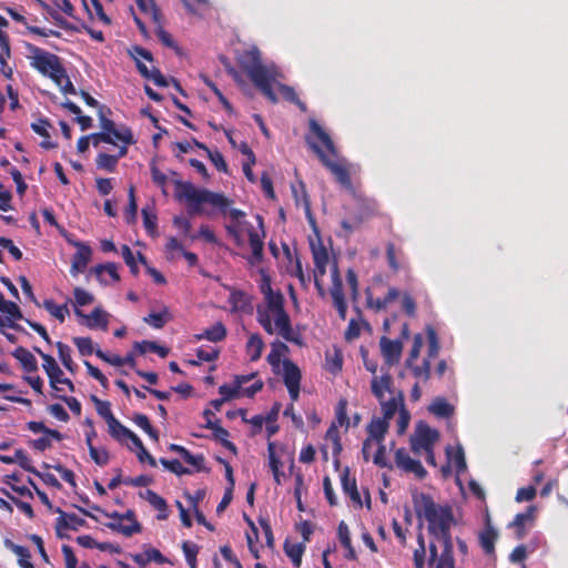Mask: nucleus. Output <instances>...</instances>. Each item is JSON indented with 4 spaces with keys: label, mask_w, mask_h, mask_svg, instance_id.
<instances>
[{
    "label": "nucleus",
    "mask_w": 568,
    "mask_h": 568,
    "mask_svg": "<svg viewBox=\"0 0 568 568\" xmlns=\"http://www.w3.org/2000/svg\"><path fill=\"white\" fill-rule=\"evenodd\" d=\"M310 133L305 141L308 148L317 155L321 163L334 175L336 182L344 189L351 190L352 179L349 170L344 161H333L337 155L336 146L329 134L314 119L310 120Z\"/></svg>",
    "instance_id": "1"
},
{
    "label": "nucleus",
    "mask_w": 568,
    "mask_h": 568,
    "mask_svg": "<svg viewBox=\"0 0 568 568\" xmlns=\"http://www.w3.org/2000/svg\"><path fill=\"white\" fill-rule=\"evenodd\" d=\"M415 514L418 518L424 517L428 523V532L437 539L450 534L454 524V514L450 506H440L434 501L430 495L416 493L413 495Z\"/></svg>",
    "instance_id": "2"
},
{
    "label": "nucleus",
    "mask_w": 568,
    "mask_h": 568,
    "mask_svg": "<svg viewBox=\"0 0 568 568\" xmlns=\"http://www.w3.org/2000/svg\"><path fill=\"white\" fill-rule=\"evenodd\" d=\"M240 68L247 74L253 84L272 102H277L272 81L274 74L270 68L262 63L261 52L256 47L243 51L239 58Z\"/></svg>",
    "instance_id": "3"
},
{
    "label": "nucleus",
    "mask_w": 568,
    "mask_h": 568,
    "mask_svg": "<svg viewBox=\"0 0 568 568\" xmlns=\"http://www.w3.org/2000/svg\"><path fill=\"white\" fill-rule=\"evenodd\" d=\"M256 318L267 334L273 335L276 329L285 341L298 346L304 345L302 335L292 327L284 302L273 303L270 307H257Z\"/></svg>",
    "instance_id": "4"
},
{
    "label": "nucleus",
    "mask_w": 568,
    "mask_h": 568,
    "mask_svg": "<svg viewBox=\"0 0 568 568\" xmlns=\"http://www.w3.org/2000/svg\"><path fill=\"white\" fill-rule=\"evenodd\" d=\"M174 184L175 197L185 200L196 207L203 203H210L219 207H225L229 204V200L224 195L207 190H199L191 182L175 181Z\"/></svg>",
    "instance_id": "5"
},
{
    "label": "nucleus",
    "mask_w": 568,
    "mask_h": 568,
    "mask_svg": "<svg viewBox=\"0 0 568 568\" xmlns=\"http://www.w3.org/2000/svg\"><path fill=\"white\" fill-rule=\"evenodd\" d=\"M26 48L32 53L31 65L41 74L49 77L50 74L55 75V73L61 72L63 65L58 55L47 52L31 43H27Z\"/></svg>",
    "instance_id": "6"
},
{
    "label": "nucleus",
    "mask_w": 568,
    "mask_h": 568,
    "mask_svg": "<svg viewBox=\"0 0 568 568\" xmlns=\"http://www.w3.org/2000/svg\"><path fill=\"white\" fill-rule=\"evenodd\" d=\"M392 384L393 378L388 373L381 377L374 376L371 384L372 393L379 400L385 419L393 418L398 408V404L395 398H390L388 400L384 399V392H390Z\"/></svg>",
    "instance_id": "7"
},
{
    "label": "nucleus",
    "mask_w": 568,
    "mask_h": 568,
    "mask_svg": "<svg viewBox=\"0 0 568 568\" xmlns=\"http://www.w3.org/2000/svg\"><path fill=\"white\" fill-rule=\"evenodd\" d=\"M377 213L378 210L375 202H362L358 212L352 215L349 219L342 220L341 226L347 234H351L357 230L365 221L375 216Z\"/></svg>",
    "instance_id": "8"
},
{
    "label": "nucleus",
    "mask_w": 568,
    "mask_h": 568,
    "mask_svg": "<svg viewBox=\"0 0 568 568\" xmlns=\"http://www.w3.org/2000/svg\"><path fill=\"white\" fill-rule=\"evenodd\" d=\"M0 312L7 315V320L0 316V326H9L18 332L26 329L16 323V321L24 320L20 307L12 301H7L3 294H0Z\"/></svg>",
    "instance_id": "9"
},
{
    "label": "nucleus",
    "mask_w": 568,
    "mask_h": 568,
    "mask_svg": "<svg viewBox=\"0 0 568 568\" xmlns=\"http://www.w3.org/2000/svg\"><path fill=\"white\" fill-rule=\"evenodd\" d=\"M55 513L59 514L55 519V532L59 538L68 537L63 534V530H78L87 525V521L75 514L65 513L61 508H57Z\"/></svg>",
    "instance_id": "10"
},
{
    "label": "nucleus",
    "mask_w": 568,
    "mask_h": 568,
    "mask_svg": "<svg viewBox=\"0 0 568 568\" xmlns=\"http://www.w3.org/2000/svg\"><path fill=\"white\" fill-rule=\"evenodd\" d=\"M72 245L77 247V252L73 254L71 260L70 273L71 275L77 276L85 271L92 257V250L83 242H74Z\"/></svg>",
    "instance_id": "11"
},
{
    "label": "nucleus",
    "mask_w": 568,
    "mask_h": 568,
    "mask_svg": "<svg viewBox=\"0 0 568 568\" xmlns=\"http://www.w3.org/2000/svg\"><path fill=\"white\" fill-rule=\"evenodd\" d=\"M395 463L398 468L406 473H413L417 478L423 479L427 471L423 467L422 463L417 459H413L405 448H398L395 452Z\"/></svg>",
    "instance_id": "12"
},
{
    "label": "nucleus",
    "mask_w": 568,
    "mask_h": 568,
    "mask_svg": "<svg viewBox=\"0 0 568 568\" xmlns=\"http://www.w3.org/2000/svg\"><path fill=\"white\" fill-rule=\"evenodd\" d=\"M129 520L130 525H123L121 523H106L105 526L112 531L124 535L125 537H131L134 534H140L142 531L141 524L136 520L135 513L132 509H128L122 514V521Z\"/></svg>",
    "instance_id": "13"
},
{
    "label": "nucleus",
    "mask_w": 568,
    "mask_h": 568,
    "mask_svg": "<svg viewBox=\"0 0 568 568\" xmlns=\"http://www.w3.org/2000/svg\"><path fill=\"white\" fill-rule=\"evenodd\" d=\"M381 351L385 362L390 366L397 363L402 355L403 345L398 339H389L386 336H382L381 341Z\"/></svg>",
    "instance_id": "14"
},
{
    "label": "nucleus",
    "mask_w": 568,
    "mask_h": 568,
    "mask_svg": "<svg viewBox=\"0 0 568 568\" xmlns=\"http://www.w3.org/2000/svg\"><path fill=\"white\" fill-rule=\"evenodd\" d=\"M204 427L213 432L212 437L214 440L219 442L224 448L230 450L232 454H237L236 446L231 440H229V430L220 425V419H209V422L205 423Z\"/></svg>",
    "instance_id": "15"
},
{
    "label": "nucleus",
    "mask_w": 568,
    "mask_h": 568,
    "mask_svg": "<svg viewBox=\"0 0 568 568\" xmlns=\"http://www.w3.org/2000/svg\"><path fill=\"white\" fill-rule=\"evenodd\" d=\"M439 434L436 429L430 428L428 425H419L417 427V437L413 443L414 449L422 448L424 450H429L433 448L435 442L438 439Z\"/></svg>",
    "instance_id": "16"
},
{
    "label": "nucleus",
    "mask_w": 568,
    "mask_h": 568,
    "mask_svg": "<svg viewBox=\"0 0 568 568\" xmlns=\"http://www.w3.org/2000/svg\"><path fill=\"white\" fill-rule=\"evenodd\" d=\"M75 315L79 317H83L87 320V326L91 329L101 328L103 331L108 329L109 325V314L100 307H95L89 315H84L81 310L78 307L74 311Z\"/></svg>",
    "instance_id": "17"
},
{
    "label": "nucleus",
    "mask_w": 568,
    "mask_h": 568,
    "mask_svg": "<svg viewBox=\"0 0 568 568\" xmlns=\"http://www.w3.org/2000/svg\"><path fill=\"white\" fill-rule=\"evenodd\" d=\"M42 367L48 375L50 386L57 392H62L63 388L59 386V381H61L63 372L57 361L51 355H43Z\"/></svg>",
    "instance_id": "18"
},
{
    "label": "nucleus",
    "mask_w": 568,
    "mask_h": 568,
    "mask_svg": "<svg viewBox=\"0 0 568 568\" xmlns=\"http://www.w3.org/2000/svg\"><path fill=\"white\" fill-rule=\"evenodd\" d=\"M6 12L17 22L19 23H22L23 26H26L27 30L32 33V34H36V36H40V37H57V38H60L61 37V33L57 30H53V29H45V28H40V27H36V26H30L26 19L24 16L20 14L17 10H14L13 8H6L4 9Z\"/></svg>",
    "instance_id": "19"
},
{
    "label": "nucleus",
    "mask_w": 568,
    "mask_h": 568,
    "mask_svg": "<svg viewBox=\"0 0 568 568\" xmlns=\"http://www.w3.org/2000/svg\"><path fill=\"white\" fill-rule=\"evenodd\" d=\"M341 484L343 491L349 496L352 501L359 507H362V498L359 491L357 489V484L355 477H351V471L348 467H345L341 474Z\"/></svg>",
    "instance_id": "20"
},
{
    "label": "nucleus",
    "mask_w": 568,
    "mask_h": 568,
    "mask_svg": "<svg viewBox=\"0 0 568 568\" xmlns=\"http://www.w3.org/2000/svg\"><path fill=\"white\" fill-rule=\"evenodd\" d=\"M260 291L264 295L266 307L273 305V303L284 302V296L280 291H273L271 285V277L262 270L261 271V281H260Z\"/></svg>",
    "instance_id": "21"
},
{
    "label": "nucleus",
    "mask_w": 568,
    "mask_h": 568,
    "mask_svg": "<svg viewBox=\"0 0 568 568\" xmlns=\"http://www.w3.org/2000/svg\"><path fill=\"white\" fill-rule=\"evenodd\" d=\"M227 331L225 325L222 322H216L211 327L205 328L202 333L195 334L194 338L196 341L206 339L213 343H217L225 339Z\"/></svg>",
    "instance_id": "22"
},
{
    "label": "nucleus",
    "mask_w": 568,
    "mask_h": 568,
    "mask_svg": "<svg viewBox=\"0 0 568 568\" xmlns=\"http://www.w3.org/2000/svg\"><path fill=\"white\" fill-rule=\"evenodd\" d=\"M12 356L20 362L22 368L27 373H34L38 371V362L34 355L23 346L17 347L12 352Z\"/></svg>",
    "instance_id": "23"
},
{
    "label": "nucleus",
    "mask_w": 568,
    "mask_h": 568,
    "mask_svg": "<svg viewBox=\"0 0 568 568\" xmlns=\"http://www.w3.org/2000/svg\"><path fill=\"white\" fill-rule=\"evenodd\" d=\"M498 538V532L490 525L489 519H487V524L485 529L479 534V542L487 555H491L495 552V542Z\"/></svg>",
    "instance_id": "24"
},
{
    "label": "nucleus",
    "mask_w": 568,
    "mask_h": 568,
    "mask_svg": "<svg viewBox=\"0 0 568 568\" xmlns=\"http://www.w3.org/2000/svg\"><path fill=\"white\" fill-rule=\"evenodd\" d=\"M388 419L383 418H374L367 425L368 437L372 440L377 443H383L385 435L388 430Z\"/></svg>",
    "instance_id": "25"
},
{
    "label": "nucleus",
    "mask_w": 568,
    "mask_h": 568,
    "mask_svg": "<svg viewBox=\"0 0 568 568\" xmlns=\"http://www.w3.org/2000/svg\"><path fill=\"white\" fill-rule=\"evenodd\" d=\"M283 381L286 388H291V386H301L302 374L298 366L291 359H285L283 362Z\"/></svg>",
    "instance_id": "26"
},
{
    "label": "nucleus",
    "mask_w": 568,
    "mask_h": 568,
    "mask_svg": "<svg viewBox=\"0 0 568 568\" xmlns=\"http://www.w3.org/2000/svg\"><path fill=\"white\" fill-rule=\"evenodd\" d=\"M332 278H333V283H332L329 293H331V296H332V300H333L334 307L335 308H339V307L345 306L347 304H346V301H345V297H344L343 283H342V280L339 277V273H338L337 267L334 268V271L332 273Z\"/></svg>",
    "instance_id": "27"
},
{
    "label": "nucleus",
    "mask_w": 568,
    "mask_h": 568,
    "mask_svg": "<svg viewBox=\"0 0 568 568\" xmlns=\"http://www.w3.org/2000/svg\"><path fill=\"white\" fill-rule=\"evenodd\" d=\"M145 499L149 504L154 507L159 513L156 515L158 520H166L169 517L166 500L155 491L148 489L145 491Z\"/></svg>",
    "instance_id": "28"
},
{
    "label": "nucleus",
    "mask_w": 568,
    "mask_h": 568,
    "mask_svg": "<svg viewBox=\"0 0 568 568\" xmlns=\"http://www.w3.org/2000/svg\"><path fill=\"white\" fill-rule=\"evenodd\" d=\"M4 545L18 556V564L21 568H34V565L30 560L31 554L27 547L17 545L10 539H6Z\"/></svg>",
    "instance_id": "29"
},
{
    "label": "nucleus",
    "mask_w": 568,
    "mask_h": 568,
    "mask_svg": "<svg viewBox=\"0 0 568 568\" xmlns=\"http://www.w3.org/2000/svg\"><path fill=\"white\" fill-rule=\"evenodd\" d=\"M535 507L530 506L524 513H519L515 516L510 526L515 528L517 539H523L526 536L525 524L534 518Z\"/></svg>",
    "instance_id": "30"
},
{
    "label": "nucleus",
    "mask_w": 568,
    "mask_h": 568,
    "mask_svg": "<svg viewBox=\"0 0 568 568\" xmlns=\"http://www.w3.org/2000/svg\"><path fill=\"white\" fill-rule=\"evenodd\" d=\"M264 349V342L260 334L255 333L248 337L246 343V354L252 362H256L261 358Z\"/></svg>",
    "instance_id": "31"
},
{
    "label": "nucleus",
    "mask_w": 568,
    "mask_h": 568,
    "mask_svg": "<svg viewBox=\"0 0 568 568\" xmlns=\"http://www.w3.org/2000/svg\"><path fill=\"white\" fill-rule=\"evenodd\" d=\"M429 412L440 418H449L454 414V406L444 397H437L429 405Z\"/></svg>",
    "instance_id": "32"
},
{
    "label": "nucleus",
    "mask_w": 568,
    "mask_h": 568,
    "mask_svg": "<svg viewBox=\"0 0 568 568\" xmlns=\"http://www.w3.org/2000/svg\"><path fill=\"white\" fill-rule=\"evenodd\" d=\"M248 243H250V247L252 251L251 263L252 264L260 263L263 258L264 243H263L261 236L258 235V233L255 232L254 230H251L248 232Z\"/></svg>",
    "instance_id": "33"
},
{
    "label": "nucleus",
    "mask_w": 568,
    "mask_h": 568,
    "mask_svg": "<svg viewBox=\"0 0 568 568\" xmlns=\"http://www.w3.org/2000/svg\"><path fill=\"white\" fill-rule=\"evenodd\" d=\"M136 69L143 78L152 80L158 87L168 85L166 79L159 69H153L150 71L148 67L141 61H138Z\"/></svg>",
    "instance_id": "34"
},
{
    "label": "nucleus",
    "mask_w": 568,
    "mask_h": 568,
    "mask_svg": "<svg viewBox=\"0 0 568 568\" xmlns=\"http://www.w3.org/2000/svg\"><path fill=\"white\" fill-rule=\"evenodd\" d=\"M136 69L143 78L152 80L158 87L168 85L166 79L159 69H153L150 71L148 67L141 61H138Z\"/></svg>",
    "instance_id": "35"
},
{
    "label": "nucleus",
    "mask_w": 568,
    "mask_h": 568,
    "mask_svg": "<svg viewBox=\"0 0 568 568\" xmlns=\"http://www.w3.org/2000/svg\"><path fill=\"white\" fill-rule=\"evenodd\" d=\"M288 352V347L285 343L275 341L271 344V352L266 359L272 367H278L281 358Z\"/></svg>",
    "instance_id": "36"
},
{
    "label": "nucleus",
    "mask_w": 568,
    "mask_h": 568,
    "mask_svg": "<svg viewBox=\"0 0 568 568\" xmlns=\"http://www.w3.org/2000/svg\"><path fill=\"white\" fill-rule=\"evenodd\" d=\"M304 550L305 546L303 544H292L288 540L284 542V552L296 568L301 567Z\"/></svg>",
    "instance_id": "37"
},
{
    "label": "nucleus",
    "mask_w": 568,
    "mask_h": 568,
    "mask_svg": "<svg viewBox=\"0 0 568 568\" xmlns=\"http://www.w3.org/2000/svg\"><path fill=\"white\" fill-rule=\"evenodd\" d=\"M44 310L54 318H57L60 323H63L65 316L69 315L68 303L62 305H58L53 300H44L43 301Z\"/></svg>",
    "instance_id": "38"
},
{
    "label": "nucleus",
    "mask_w": 568,
    "mask_h": 568,
    "mask_svg": "<svg viewBox=\"0 0 568 568\" xmlns=\"http://www.w3.org/2000/svg\"><path fill=\"white\" fill-rule=\"evenodd\" d=\"M92 272L95 274L98 281L103 285L108 284L102 276L104 272H106L114 282L120 281L118 267L114 263L98 264L92 268Z\"/></svg>",
    "instance_id": "39"
},
{
    "label": "nucleus",
    "mask_w": 568,
    "mask_h": 568,
    "mask_svg": "<svg viewBox=\"0 0 568 568\" xmlns=\"http://www.w3.org/2000/svg\"><path fill=\"white\" fill-rule=\"evenodd\" d=\"M132 420L138 427L143 429L151 439H153L154 442L159 440V432L151 425L150 419L146 415L135 413L132 416Z\"/></svg>",
    "instance_id": "40"
},
{
    "label": "nucleus",
    "mask_w": 568,
    "mask_h": 568,
    "mask_svg": "<svg viewBox=\"0 0 568 568\" xmlns=\"http://www.w3.org/2000/svg\"><path fill=\"white\" fill-rule=\"evenodd\" d=\"M446 454L449 463H454L457 474H462L466 470V459L464 449L458 446L455 450L452 447L446 449Z\"/></svg>",
    "instance_id": "41"
},
{
    "label": "nucleus",
    "mask_w": 568,
    "mask_h": 568,
    "mask_svg": "<svg viewBox=\"0 0 568 568\" xmlns=\"http://www.w3.org/2000/svg\"><path fill=\"white\" fill-rule=\"evenodd\" d=\"M347 405L348 402L346 398H339L335 407L334 423L339 427H345V429H347L351 426V419L347 416Z\"/></svg>",
    "instance_id": "42"
},
{
    "label": "nucleus",
    "mask_w": 568,
    "mask_h": 568,
    "mask_svg": "<svg viewBox=\"0 0 568 568\" xmlns=\"http://www.w3.org/2000/svg\"><path fill=\"white\" fill-rule=\"evenodd\" d=\"M443 541L444 549L440 554V556H437V560L439 562L445 564L448 566V568H454V557H453V541H452V535L443 536L438 538Z\"/></svg>",
    "instance_id": "43"
},
{
    "label": "nucleus",
    "mask_w": 568,
    "mask_h": 568,
    "mask_svg": "<svg viewBox=\"0 0 568 568\" xmlns=\"http://www.w3.org/2000/svg\"><path fill=\"white\" fill-rule=\"evenodd\" d=\"M143 225L148 234L155 236L158 234V216L151 207L145 206L141 211Z\"/></svg>",
    "instance_id": "44"
},
{
    "label": "nucleus",
    "mask_w": 568,
    "mask_h": 568,
    "mask_svg": "<svg viewBox=\"0 0 568 568\" xmlns=\"http://www.w3.org/2000/svg\"><path fill=\"white\" fill-rule=\"evenodd\" d=\"M312 251L315 267L321 275H324L328 263V253L323 245H320L318 247L312 245Z\"/></svg>",
    "instance_id": "45"
},
{
    "label": "nucleus",
    "mask_w": 568,
    "mask_h": 568,
    "mask_svg": "<svg viewBox=\"0 0 568 568\" xmlns=\"http://www.w3.org/2000/svg\"><path fill=\"white\" fill-rule=\"evenodd\" d=\"M108 427L110 436L118 442H123L131 434V429L121 424L116 418L108 423Z\"/></svg>",
    "instance_id": "46"
},
{
    "label": "nucleus",
    "mask_w": 568,
    "mask_h": 568,
    "mask_svg": "<svg viewBox=\"0 0 568 568\" xmlns=\"http://www.w3.org/2000/svg\"><path fill=\"white\" fill-rule=\"evenodd\" d=\"M143 321L151 325L152 327L160 329L162 328L169 321H171V315L166 308L162 312L150 313L148 316L143 318Z\"/></svg>",
    "instance_id": "47"
},
{
    "label": "nucleus",
    "mask_w": 568,
    "mask_h": 568,
    "mask_svg": "<svg viewBox=\"0 0 568 568\" xmlns=\"http://www.w3.org/2000/svg\"><path fill=\"white\" fill-rule=\"evenodd\" d=\"M55 346H57L58 355H59L61 363L68 371L73 373L77 365L72 361L70 346L62 342H57Z\"/></svg>",
    "instance_id": "48"
},
{
    "label": "nucleus",
    "mask_w": 568,
    "mask_h": 568,
    "mask_svg": "<svg viewBox=\"0 0 568 568\" xmlns=\"http://www.w3.org/2000/svg\"><path fill=\"white\" fill-rule=\"evenodd\" d=\"M27 427L32 433H43L44 435L50 436L58 442L62 440L63 438L59 430L47 427L42 422L31 420L27 424Z\"/></svg>",
    "instance_id": "49"
},
{
    "label": "nucleus",
    "mask_w": 568,
    "mask_h": 568,
    "mask_svg": "<svg viewBox=\"0 0 568 568\" xmlns=\"http://www.w3.org/2000/svg\"><path fill=\"white\" fill-rule=\"evenodd\" d=\"M119 162V156L108 153H99L95 160L97 166L100 170L114 172Z\"/></svg>",
    "instance_id": "50"
},
{
    "label": "nucleus",
    "mask_w": 568,
    "mask_h": 568,
    "mask_svg": "<svg viewBox=\"0 0 568 568\" xmlns=\"http://www.w3.org/2000/svg\"><path fill=\"white\" fill-rule=\"evenodd\" d=\"M280 404H275L268 414L264 417V423H266V432L268 439L278 432V425H276V420L278 417Z\"/></svg>",
    "instance_id": "51"
},
{
    "label": "nucleus",
    "mask_w": 568,
    "mask_h": 568,
    "mask_svg": "<svg viewBox=\"0 0 568 568\" xmlns=\"http://www.w3.org/2000/svg\"><path fill=\"white\" fill-rule=\"evenodd\" d=\"M138 203L135 199V189L133 185L129 187V203L124 213L126 223L132 224L136 221Z\"/></svg>",
    "instance_id": "52"
},
{
    "label": "nucleus",
    "mask_w": 568,
    "mask_h": 568,
    "mask_svg": "<svg viewBox=\"0 0 568 568\" xmlns=\"http://www.w3.org/2000/svg\"><path fill=\"white\" fill-rule=\"evenodd\" d=\"M233 311H244L250 305L246 294L239 290H233L229 300Z\"/></svg>",
    "instance_id": "53"
},
{
    "label": "nucleus",
    "mask_w": 568,
    "mask_h": 568,
    "mask_svg": "<svg viewBox=\"0 0 568 568\" xmlns=\"http://www.w3.org/2000/svg\"><path fill=\"white\" fill-rule=\"evenodd\" d=\"M182 550L185 556V560L190 568H197L196 556L199 554V546L191 541H183Z\"/></svg>",
    "instance_id": "54"
},
{
    "label": "nucleus",
    "mask_w": 568,
    "mask_h": 568,
    "mask_svg": "<svg viewBox=\"0 0 568 568\" xmlns=\"http://www.w3.org/2000/svg\"><path fill=\"white\" fill-rule=\"evenodd\" d=\"M426 332H427V339H428V349H427V358L426 359L430 361L432 358H435L439 353V342H438L436 331L432 326H428Z\"/></svg>",
    "instance_id": "55"
},
{
    "label": "nucleus",
    "mask_w": 568,
    "mask_h": 568,
    "mask_svg": "<svg viewBox=\"0 0 568 568\" xmlns=\"http://www.w3.org/2000/svg\"><path fill=\"white\" fill-rule=\"evenodd\" d=\"M160 464L168 470H170L171 473L178 475V476H182V475H189L191 474V470L186 467H183V465L180 463L179 459H165V458H160Z\"/></svg>",
    "instance_id": "56"
},
{
    "label": "nucleus",
    "mask_w": 568,
    "mask_h": 568,
    "mask_svg": "<svg viewBox=\"0 0 568 568\" xmlns=\"http://www.w3.org/2000/svg\"><path fill=\"white\" fill-rule=\"evenodd\" d=\"M201 78L203 82L212 90V92L215 94L219 101L222 103L223 108L231 113L233 111V108L230 101L222 93V91L216 87V84L206 75H201Z\"/></svg>",
    "instance_id": "57"
},
{
    "label": "nucleus",
    "mask_w": 568,
    "mask_h": 568,
    "mask_svg": "<svg viewBox=\"0 0 568 568\" xmlns=\"http://www.w3.org/2000/svg\"><path fill=\"white\" fill-rule=\"evenodd\" d=\"M73 343L82 356L95 354L93 342L90 337H73Z\"/></svg>",
    "instance_id": "58"
},
{
    "label": "nucleus",
    "mask_w": 568,
    "mask_h": 568,
    "mask_svg": "<svg viewBox=\"0 0 568 568\" xmlns=\"http://www.w3.org/2000/svg\"><path fill=\"white\" fill-rule=\"evenodd\" d=\"M121 255L125 262V264L129 266L130 268V272L133 274V275H138L139 273V266H138V263L135 261V257H134V254L132 252V250L130 248L129 245L126 244H123L121 246Z\"/></svg>",
    "instance_id": "59"
},
{
    "label": "nucleus",
    "mask_w": 568,
    "mask_h": 568,
    "mask_svg": "<svg viewBox=\"0 0 568 568\" xmlns=\"http://www.w3.org/2000/svg\"><path fill=\"white\" fill-rule=\"evenodd\" d=\"M423 336L420 334H416L413 339V345L409 352V355L405 362L406 367H412V363H414L420 353V348L423 347Z\"/></svg>",
    "instance_id": "60"
},
{
    "label": "nucleus",
    "mask_w": 568,
    "mask_h": 568,
    "mask_svg": "<svg viewBox=\"0 0 568 568\" xmlns=\"http://www.w3.org/2000/svg\"><path fill=\"white\" fill-rule=\"evenodd\" d=\"M409 368L412 369V373L416 378H420L424 382L428 381L430 377L429 359H424L422 365H414V363H412V367Z\"/></svg>",
    "instance_id": "61"
},
{
    "label": "nucleus",
    "mask_w": 568,
    "mask_h": 568,
    "mask_svg": "<svg viewBox=\"0 0 568 568\" xmlns=\"http://www.w3.org/2000/svg\"><path fill=\"white\" fill-rule=\"evenodd\" d=\"M89 453L90 457L99 466H105L110 460V455L105 448L99 449L93 445H90Z\"/></svg>",
    "instance_id": "62"
},
{
    "label": "nucleus",
    "mask_w": 568,
    "mask_h": 568,
    "mask_svg": "<svg viewBox=\"0 0 568 568\" xmlns=\"http://www.w3.org/2000/svg\"><path fill=\"white\" fill-rule=\"evenodd\" d=\"M73 296L75 306H85L93 303L94 301V296L81 287H74Z\"/></svg>",
    "instance_id": "63"
},
{
    "label": "nucleus",
    "mask_w": 568,
    "mask_h": 568,
    "mask_svg": "<svg viewBox=\"0 0 568 568\" xmlns=\"http://www.w3.org/2000/svg\"><path fill=\"white\" fill-rule=\"evenodd\" d=\"M184 462L195 468L196 471H209L210 469L205 467V458L202 454L193 455L190 450L183 458Z\"/></svg>",
    "instance_id": "64"
}]
</instances>
